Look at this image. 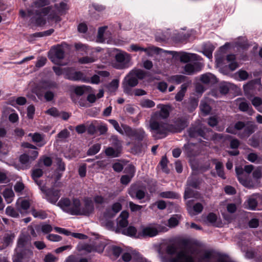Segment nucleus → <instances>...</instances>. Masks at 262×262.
I'll use <instances>...</instances> for the list:
<instances>
[{"label": "nucleus", "mask_w": 262, "mask_h": 262, "mask_svg": "<svg viewBox=\"0 0 262 262\" xmlns=\"http://www.w3.org/2000/svg\"><path fill=\"white\" fill-rule=\"evenodd\" d=\"M166 253L171 256L175 254V257H171L168 260L162 257V262H194L192 253L186 248L179 249L174 245H168L166 248Z\"/></svg>", "instance_id": "f257e3e1"}, {"label": "nucleus", "mask_w": 262, "mask_h": 262, "mask_svg": "<svg viewBox=\"0 0 262 262\" xmlns=\"http://www.w3.org/2000/svg\"><path fill=\"white\" fill-rule=\"evenodd\" d=\"M156 115H151L147 126V128L152 134L161 136V138L165 137L170 130H172V125L158 118Z\"/></svg>", "instance_id": "f03ea898"}, {"label": "nucleus", "mask_w": 262, "mask_h": 262, "mask_svg": "<svg viewBox=\"0 0 262 262\" xmlns=\"http://www.w3.org/2000/svg\"><path fill=\"white\" fill-rule=\"evenodd\" d=\"M49 14L48 18L53 19L57 23L60 21L61 19L56 12L54 11H51L50 7H46L40 9V11H35L34 14L35 16L31 18V23L38 26L44 25L46 23V20L44 16Z\"/></svg>", "instance_id": "7ed1b4c3"}, {"label": "nucleus", "mask_w": 262, "mask_h": 262, "mask_svg": "<svg viewBox=\"0 0 262 262\" xmlns=\"http://www.w3.org/2000/svg\"><path fill=\"white\" fill-rule=\"evenodd\" d=\"M79 205V200L74 199L71 201L69 199L61 198L57 204L63 211L71 215H77V209Z\"/></svg>", "instance_id": "20e7f679"}, {"label": "nucleus", "mask_w": 262, "mask_h": 262, "mask_svg": "<svg viewBox=\"0 0 262 262\" xmlns=\"http://www.w3.org/2000/svg\"><path fill=\"white\" fill-rule=\"evenodd\" d=\"M130 60L129 54L125 52H120L116 54L112 66L117 69H124L129 67Z\"/></svg>", "instance_id": "39448f33"}, {"label": "nucleus", "mask_w": 262, "mask_h": 262, "mask_svg": "<svg viewBox=\"0 0 262 262\" xmlns=\"http://www.w3.org/2000/svg\"><path fill=\"white\" fill-rule=\"evenodd\" d=\"M168 230L166 227L158 226L157 228L153 226H147L142 227L141 231L139 232L137 237L143 238L146 237H154L156 236L159 232H166Z\"/></svg>", "instance_id": "423d86ee"}, {"label": "nucleus", "mask_w": 262, "mask_h": 262, "mask_svg": "<svg viewBox=\"0 0 262 262\" xmlns=\"http://www.w3.org/2000/svg\"><path fill=\"white\" fill-rule=\"evenodd\" d=\"M235 55L231 54L227 56L225 59L222 55H217L215 56V62L218 67L223 68L226 63L228 64V68L232 71L238 67V64L235 61Z\"/></svg>", "instance_id": "0eeeda50"}, {"label": "nucleus", "mask_w": 262, "mask_h": 262, "mask_svg": "<svg viewBox=\"0 0 262 262\" xmlns=\"http://www.w3.org/2000/svg\"><path fill=\"white\" fill-rule=\"evenodd\" d=\"M244 93L248 97L252 96L262 89V84L260 79L252 80L243 86Z\"/></svg>", "instance_id": "6e6552de"}, {"label": "nucleus", "mask_w": 262, "mask_h": 262, "mask_svg": "<svg viewBox=\"0 0 262 262\" xmlns=\"http://www.w3.org/2000/svg\"><path fill=\"white\" fill-rule=\"evenodd\" d=\"M94 207L92 200L89 198H85L84 200V205L81 207L80 201H79V205L77 209V215H90L94 211Z\"/></svg>", "instance_id": "1a4fd4ad"}, {"label": "nucleus", "mask_w": 262, "mask_h": 262, "mask_svg": "<svg viewBox=\"0 0 262 262\" xmlns=\"http://www.w3.org/2000/svg\"><path fill=\"white\" fill-rule=\"evenodd\" d=\"M41 191L45 195V199L50 203L56 204L60 196V191L55 189H46L45 188H41Z\"/></svg>", "instance_id": "9d476101"}, {"label": "nucleus", "mask_w": 262, "mask_h": 262, "mask_svg": "<svg viewBox=\"0 0 262 262\" xmlns=\"http://www.w3.org/2000/svg\"><path fill=\"white\" fill-rule=\"evenodd\" d=\"M138 83V80L130 72L125 77L122 83L124 93L129 94L131 92V88L136 86Z\"/></svg>", "instance_id": "9b49d317"}, {"label": "nucleus", "mask_w": 262, "mask_h": 262, "mask_svg": "<svg viewBox=\"0 0 262 262\" xmlns=\"http://www.w3.org/2000/svg\"><path fill=\"white\" fill-rule=\"evenodd\" d=\"M203 66V63L199 61H193L192 63H187L184 67V70L186 74L192 75L195 72L200 71Z\"/></svg>", "instance_id": "f8f14e48"}, {"label": "nucleus", "mask_w": 262, "mask_h": 262, "mask_svg": "<svg viewBox=\"0 0 262 262\" xmlns=\"http://www.w3.org/2000/svg\"><path fill=\"white\" fill-rule=\"evenodd\" d=\"M122 209V205L119 202L114 203L111 208H107L103 213V216L106 219L114 217Z\"/></svg>", "instance_id": "ddd939ff"}, {"label": "nucleus", "mask_w": 262, "mask_h": 262, "mask_svg": "<svg viewBox=\"0 0 262 262\" xmlns=\"http://www.w3.org/2000/svg\"><path fill=\"white\" fill-rule=\"evenodd\" d=\"M202 58L196 54L182 52L180 55V60L182 62L200 61Z\"/></svg>", "instance_id": "4468645a"}, {"label": "nucleus", "mask_w": 262, "mask_h": 262, "mask_svg": "<svg viewBox=\"0 0 262 262\" xmlns=\"http://www.w3.org/2000/svg\"><path fill=\"white\" fill-rule=\"evenodd\" d=\"M236 104L238 105L239 110L242 112H247L249 115H251L253 114V110L246 100L242 98H238L236 100Z\"/></svg>", "instance_id": "2eb2a0df"}, {"label": "nucleus", "mask_w": 262, "mask_h": 262, "mask_svg": "<svg viewBox=\"0 0 262 262\" xmlns=\"http://www.w3.org/2000/svg\"><path fill=\"white\" fill-rule=\"evenodd\" d=\"M141 51H144L149 56H152L154 53L159 54L161 52L167 53L172 55H174L176 54V52L174 51L163 50L162 49L154 46H149L145 48L142 47Z\"/></svg>", "instance_id": "dca6fc26"}, {"label": "nucleus", "mask_w": 262, "mask_h": 262, "mask_svg": "<svg viewBox=\"0 0 262 262\" xmlns=\"http://www.w3.org/2000/svg\"><path fill=\"white\" fill-rule=\"evenodd\" d=\"M236 173L239 182L244 186L248 188L253 187L252 183L247 179L242 168H236Z\"/></svg>", "instance_id": "f3484780"}, {"label": "nucleus", "mask_w": 262, "mask_h": 262, "mask_svg": "<svg viewBox=\"0 0 262 262\" xmlns=\"http://www.w3.org/2000/svg\"><path fill=\"white\" fill-rule=\"evenodd\" d=\"M49 4L48 0H36L33 3L31 7L28 9L27 12L29 16L34 14L35 11H40L36 10V8H39Z\"/></svg>", "instance_id": "a211bd4d"}, {"label": "nucleus", "mask_w": 262, "mask_h": 262, "mask_svg": "<svg viewBox=\"0 0 262 262\" xmlns=\"http://www.w3.org/2000/svg\"><path fill=\"white\" fill-rule=\"evenodd\" d=\"M205 128H202L200 127L195 126L190 127L188 130L189 136L191 138H198L199 137L205 138Z\"/></svg>", "instance_id": "6ab92c4d"}, {"label": "nucleus", "mask_w": 262, "mask_h": 262, "mask_svg": "<svg viewBox=\"0 0 262 262\" xmlns=\"http://www.w3.org/2000/svg\"><path fill=\"white\" fill-rule=\"evenodd\" d=\"M172 125V130L170 132H180L188 125V122L186 119L184 118H179L175 122L174 125Z\"/></svg>", "instance_id": "aec40b11"}, {"label": "nucleus", "mask_w": 262, "mask_h": 262, "mask_svg": "<svg viewBox=\"0 0 262 262\" xmlns=\"http://www.w3.org/2000/svg\"><path fill=\"white\" fill-rule=\"evenodd\" d=\"M30 206V203L28 200L21 199H18L15 204L16 209L21 214L25 213Z\"/></svg>", "instance_id": "412c9836"}, {"label": "nucleus", "mask_w": 262, "mask_h": 262, "mask_svg": "<svg viewBox=\"0 0 262 262\" xmlns=\"http://www.w3.org/2000/svg\"><path fill=\"white\" fill-rule=\"evenodd\" d=\"M255 125L254 124L247 122L244 128L242 133L239 134L238 136L241 138H247L255 131Z\"/></svg>", "instance_id": "4be33fe9"}, {"label": "nucleus", "mask_w": 262, "mask_h": 262, "mask_svg": "<svg viewBox=\"0 0 262 262\" xmlns=\"http://www.w3.org/2000/svg\"><path fill=\"white\" fill-rule=\"evenodd\" d=\"M28 136L32 138V141L36 143L39 147H41L46 144V142L45 140V135L39 133H35L34 134L30 133Z\"/></svg>", "instance_id": "5701e85b"}, {"label": "nucleus", "mask_w": 262, "mask_h": 262, "mask_svg": "<svg viewBox=\"0 0 262 262\" xmlns=\"http://www.w3.org/2000/svg\"><path fill=\"white\" fill-rule=\"evenodd\" d=\"M158 108L160 109L159 112H156L152 115H156L158 118L166 119L169 115V106L167 105H161L158 106Z\"/></svg>", "instance_id": "b1692460"}, {"label": "nucleus", "mask_w": 262, "mask_h": 262, "mask_svg": "<svg viewBox=\"0 0 262 262\" xmlns=\"http://www.w3.org/2000/svg\"><path fill=\"white\" fill-rule=\"evenodd\" d=\"M19 161L23 169H27L30 167L33 160L29 157L28 154H24L19 157Z\"/></svg>", "instance_id": "393cba45"}, {"label": "nucleus", "mask_w": 262, "mask_h": 262, "mask_svg": "<svg viewBox=\"0 0 262 262\" xmlns=\"http://www.w3.org/2000/svg\"><path fill=\"white\" fill-rule=\"evenodd\" d=\"M128 194L132 198H136L138 200H142L145 196V192L142 189H130L128 191Z\"/></svg>", "instance_id": "a878e982"}, {"label": "nucleus", "mask_w": 262, "mask_h": 262, "mask_svg": "<svg viewBox=\"0 0 262 262\" xmlns=\"http://www.w3.org/2000/svg\"><path fill=\"white\" fill-rule=\"evenodd\" d=\"M128 213L126 211H122L118 218V226L120 227H125L128 225L127 218Z\"/></svg>", "instance_id": "bb28decb"}, {"label": "nucleus", "mask_w": 262, "mask_h": 262, "mask_svg": "<svg viewBox=\"0 0 262 262\" xmlns=\"http://www.w3.org/2000/svg\"><path fill=\"white\" fill-rule=\"evenodd\" d=\"M200 80L204 83H214L216 82L215 76L211 73H206L201 76Z\"/></svg>", "instance_id": "cd10ccee"}, {"label": "nucleus", "mask_w": 262, "mask_h": 262, "mask_svg": "<svg viewBox=\"0 0 262 262\" xmlns=\"http://www.w3.org/2000/svg\"><path fill=\"white\" fill-rule=\"evenodd\" d=\"M28 240V236L24 234H21L17 239L16 250H20L24 248L26 246Z\"/></svg>", "instance_id": "c85d7f7f"}, {"label": "nucleus", "mask_w": 262, "mask_h": 262, "mask_svg": "<svg viewBox=\"0 0 262 262\" xmlns=\"http://www.w3.org/2000/svg\"><path fill=\"white\" fill-rule=\"evenodd\" d=\"M146 136L147 135L143 129L139 128L135 129L133 138H134V139L138 141H143Z\"/></svg>", "instance_id": "c756f323"}, {"label": "nucleus", "mask_w": 262, "mask_h": 262, "mask_svg": "<svg viewBox=\"0 0 262 262\" xmlns=\"http://www.w3.org/2000/svg\"><path fill=\"white\" fill-rule=\"evenodd\" d=\"M65 78L72 81H84L83 74L80 72H75L65 76Z\"/></svg>", "instance_id": "7c9ffc66"}, {"label": "nucleus", "mask_w": 262, "mask_h": 262, "mask_svg": "<svg viewBox=\"0 0 262 262\" xmlns=\"http://www.w3.org/2000/svg\"><path fill=\"white\" fill-rule=\"evenodd\" d=\"M2 194L8 204H9L13 201L14 197V193L11 188H6L2 193Z\"/></svg>", "instance_id": "2f4dec72"}, {"label": "nucleus", "mask_w": 262, "mask_h": 262, "mask_svg": "<svg viewBox=\"0 0 262 262\" xmlns=\"http://www.w3.org/2000/svg\"><path fill=\"white\" fill-rule=\"evenodd\" d=\"M215 47L211 43H207L203 46V53L209 59L212 57V52L214 51Z\"/></svg>", "instance_id": "473e14b6"}, {"label": "nucleus", "mask_w": 262, "mask_h": 262, "mask_svg": "<svg viewBox=\"0 0 262 262\" xmlns=\"http://www.w3.org/2000/svg\"><path fill=\"white\" fill-rule=\"evenodd\" d=\"M212 161H213V163L215 165V168L216 171L217 175L220 177L225 179V173H224V170H223V163H221V162L217 161L216 159H213L212 160Z\"/></svg>", "instance_id": "72a5a7b5"}, {"label": "nucleus", "mask_w": 262, "mask_h": 262, "mask_svg": "<svg viewBox=\"0 0 262 262\" xmlns=\"http://www.w3.org/2000/svg\"><path fill=\"white\" fill-rule=\"evenodd\" d=\"M15 235L14 233H6L3 237V245L4 248L10 246L12 244Z\"/></svg>", "instance_id": "f704fd0d"}, {"label": "nucleus", "mask_w": 262, "mask_h": 262, "mask_svg": "<svg viewBox=\"0 0 262 262\" xmlns=\"http://www.w3.org/2000/svg\"><path fill=\"white\" fill-rule=\"evenodd\" d=\"M187 183L188 186L196 188L200 185V181L195 175H192L188 178Z\"/></svg>", "instance_id": "c9c22d12"}, {"label": "nucleus", "mask_w": 262, "mask_h": 262, "mask_svg": "<svg viewBox=\"0 0 262 262\" xmlns=\"http://www.w3.org/2000/svg\"><path fill=\"white\" fill-rule=\"evenodd\" d=\"M40 87L44 90L57 88V83L53 81H45L41 83Z\"/></svg>", "instance_id": "e433bc0d"}, {"label": "nucleus", "mask_w": 262, "mask_h": 262, "mask_svg": "<svg viewBox=\"0 0 262 262\" xmlns=\"http://www.w3.org/2000/svg\"><path fill=\"white\" fill-rule=\"evenodd\" d=\"M121 127L122 133H120L121 134L125 135L129 138L133 137L135 129H133L130 126L125 124H122Z\"/></svg>", "instance_id": "4c0bfd02"}, {"label": "nucleus", "mask_w": 262, "mask_h": 262, "mask_svg": "<svg viewBox=\"0 0 262 262\" xmlns=\"http://www.w3.org/2000/svg\"><path fill=\"white\" fill-rule=\"evenodd\" d=\"M200 194L196 191H193L189 187L186 188L184 198L185 199L194 198H199Z\"/></svg>", "instance_id": "58836bf2"}, {"label": "nucleus", "mask_w": 262, "mask_h": 262, "mask_svg": "<svg viewBox=\"0 0 262 262\" xmlns=\"http://www.w3.org/2000/svg\"><path fill=\"white\" fill-rule=\"evenodd\" d=\"M120 151L121 150L119 148H116V149H114L111 147H107L105 150V152L107 156H112L113 157H118Z\"/></svg>", "instance_id": "ea45409f"}, {"label": "nucleus", "mask_w": 262, "mask_h": 262, "mask_svg": "<svg viewBox=\"0 0 262 262\" xmlns=\"http://www.w3.org/2000/svg\"><path fill=\"white\" fill-rule=\"evenodd\" d=\"M252 105L260 113H262V100L258 97H255L251 100Z\"/></svg>", "instance_id": "a19ab883"}, {"label": "nucleus", "mask_w": 262, "mask_h": 262, "mask_svg": "<svg viewBox=\"0 0 262 262\" xmlns=\"http://www.w3.org/2000/svg\"><path fill=\"white\" fill-rule=\"evenodd\" d=\"M131 170L132 171L130 172L129 175H124L121 177V182L122 184L124 185H127L130 182L132 178L133 177L134 175L135 168L134 166L132 167Z\"/></svg>", "instance_id": "79ce46f5"}, {"label": "nucleus", "mask_w": 262, "mask_h": 262, "mask_svg": "<svg viewBox=\"0 0 262 262\" xmlns=\"http://www.w3.org/2000/svg\"><path fill=\"white\" fill-rule=\"evenodd\" d=\"M52 51L54 52L55 56L59 59H63L64 56V52L63 49L60 47L58 46L56 47H54L52 49Z\"/></svg>", "instance_id": "37998d69"}, {"label": "nucleus", "mask_w": 262, "mask_h": 262, "mask_svg": "<svg viewBox=\"0 0 262 262\" xmlns=\"http://www.w3.org/2000/svg\"><path fill=\"white\" fill-rule=\"evenodd\" d=\"M18 211L16 209H14L12 207L8 206L5 210L6 214L11 217L16 218L19 217Z\"/></svg>", "instance_id": "c03bdc74"}, {"label": "nucleus", "mask_w": 262, "mask_h": 262, "mask_svg": "<svg viewBox=\"0 0 262 262\" xmlns=\"http://www.w3.org/2000/svg\"><path fill=\"white\" fill-rule=\"evenodd\" d=\"M245 205L248 209L254 210L257 205V202L255 198L252 196L249 198L247 201L245 202Z\"/></svg>", "instance_id": "a18cd8bd"}, {"label": "nucleus", "mask_w": 262, "mask_h": 262, "mask_svg": "<svg viewBox=\"0 0 262 262\" xmlns=\"http://www.w3.org/2000/svg\"><path fill=\"white\" fill-rule=\"evenodd\" d=\"M186 90L187 86L185 84H182L181 85V90L175 96V99L177 101H181L183 100Z\"/></svg>", "instance_id": "49530a36"}, {"label": "nucleus", "mask_w": 262, "mask_h": 262, "mask_svg": "<svg viewBox=\"0 0 262 262\" xmlns=\"http://www.w3.org/2000/svg\"><path fill=\"white\" fill-rule=\"evenodd\" d=\"M31 213L33 216L35 218H38L41 220L45 219L47 217V214L45 211L42 210H36L35 209H32Z\"/></svg>", "instance_id": "de8ad7c7"}, {"label": "nucleus", "mask_w": 262, "mask_h": 262, "mask_svg": "<svg viewBox=\"0 0 262 262\" xmlns=\"http://www.w3.org/2000/svg\"><path fill=\"white\" fill-rule=\"evenodd\" d=\"M122 233L130 236H135L137 237V230L135 227L133 226H129L127 229H123L122 231Z\"/></svg>", "instance_id": "09e8293b"}, {"label": "nucleus", "mask_w": 262, "mask_h": 262, "mask_svg": "<svg viewBox=\"0 0 262 262\" xmlns=\"http://www.w3.org/2000/svg\"><path fill=\"white\" fill-rule=\"evenodd\" d=\"M130 72L138 80V79H143L146 75L145 72L143 70L140 69H134L132 70Z\"/></svg>", "instance_id": "8fccbe9b"}, {"label": "nucleus", "mask_w": 262, "mask_h": 262, "mask_svg": "<svg viewBox=\"0 0 262 262\" xmlns=\"http://www.w3.org/2000/svg\"><path fill=\"white\" fill-rule=\"evenodd\" d=\"M159 196L163 198L169 199H175L179 196L177 193L170 191L162 192L159 194Z\"/></svg>", "instance_id": "3c124183"}, {"label": "nucleus", "mask_w": 262, "mask_h": 262, "mask_svg": "<svg viewBox=\"0 0 262 262\" xmlns=\"http://www.w3.org/2000/svg\"><path fill=\"white\" fill-rule=\"evenodd\" d=\"M140 105L144 108H151L155 105V102L148 99H143L140 101Z\"/></svg>", "instance_id": "603ef678"}, {"label": "nucleus", "mask_w": 262, "mask_h": 262, "mask_svg": "<svg viewBox=\"0 0 262 262\" xmlns=\"http://www.w3.org/2000/svg\"><path fill=\"white\" fill-rule=\"evenodd\" d=\"M89 86L85 85L77 86L74 88V91L77 95L81 96L89 90Z\"/></svg>", "instance_id": "864d4df0"}, {"label": "nucleus", "mask_w": 262, "mask_h": 262, "mask_svg": "<svg viewBox=\"0 0 262 262\" xmlns=\"http://www.w3.org/2000/svg\"><path fill=\"white\" fill-rule=\"evenodd\" d=\"M118 85L119 80L114 79L107 85V88L110 92H115L118 89Z\"/></svg>", "instance_id": "5fc2aeb1"}, {"label": "nucleus", "mask_w": 262, "mask_h": 262, "mask_svg": "<svg viewBox=\"0 0 262 262\" xmlns=\"http://www.w3.org/2000/svg\"><path fill=\"white\" fill-rule=\"evenodd\" d=\"M101 145L99 144L93 145L88 151V155L92 156L98 153L100 149Z\"/></svg>", "instance_id": "6e6d98bb"}, {"label": "nucleus", "mask_w": 262, "mask_h": 262, "mask_svg": "<svg viewBox=\"0 0 262 262\" xmlns=\"http://www.w3.org/2000/svg\"><path fill=\"white\" fill-rule=\"evenodd\" d=\"M96 60V58L94 57L85 56L80 58L78 59V61L81 64H86L94 62Z\"/></svg>", "instance_id": "4d7b16f0"}, {"label": "nucleus", "mask_w": 262, "mask_h": 262, "mask_svg": "<svg viewBox=\"0 0 262 262\" xmlns=\"http://www.w3.org/2000/svg\"><path fill=\"white\" fill-rule=\"evenodd\" d=\"M200 107L201 111L205 115H208L211 111L210 106L204 101H201Z\"/></svg>", "instance_id": "13d9d810"}, {"label": "nucleus", "mask_w": 262, "mask_h": 262, "mask_svg": "<svg viewBox=\"0 0 262 262\" xmlns=\"http://www.w3.org/2000/svg\"><path fill=\"white\" fill-rule=\"evenodd\" d=\"M54 31L53 29H50L48 30L42 32H37L34 33L32 35L35 37H40L43 36H49L52 34Z\"/></svg>", "instance_id": "bf43d9fd"}, {"label": "nucleus", "mask_w": 262, "mask_h": 262, "mask_svg": "<svg viewBox=\"0 0 262 262\" xmlns=\"http://www.w3.org/2000/svg\"><path fill=\"white\" fill-rule=\"evenodd\" d=\"M212 254L209 251H206L199 258V262H208L211 257Z\"/></svg>", "instance_id": "052dcab7"}, {"label": "nucleus", "mask_w": 262, "mask_h": 262, "mask_svg": "<svg viewBox=\"0 0 262 262\" xmlns=\"http://www.w3.org/2000/svg\"><path fill=\"white\" fill-rule=\"evenodd\" d=\"M103 217L105 219H102L101 220V224L108 229H112L114 227V223L112 221L108 220V219H106L104 216Z\"/></svg>", "instance_id": "680f3d73"}, {"label": "nucleus", "mask_w": 262, "mask_h": 262, "mask_svg": "<svg viewBox=\"0 0 262 262\" xmlns=\"http://www.w3.org/2000/svg\"><path fill=\"white\" fill-rule=\"evenodd\" d=\"M253 178L255 179H260L262 177V168L260 166L257 167L253 172Z\"/></svg>", "instance_id": "e2e57ef3"}, {"label": "nucleus", "mask_w": 262, "mask_h": 262, "mask_svg": "<svg viewBox=\"0 0 262 262\" xmlns=\"http://www.w3.org/2000/svg\"><path fill=\"white\" fill-rule=\"evenodd\" d=\"M55 7L58 12L60 14L63 13L68 9L67 4L63 2L60 3L59 5L56 4Z\"/></svg>", "instance_id": "0e129e2a"}, {"label": "nucleus", "mask_w": 262, "mask_h": 262, "mask_svg": "<svg viewBox=\"0 0 262 262\" xmlns=\"http://www.w3.org/2000/svg\"><path fill=\"white\" fill-rule=\"evenodd\" d=\"M168 224L170 228L174 227L179 224L178 219L176 216H172L168 220Z\"/></svg>", "instance_id": "69168bd1"}, {"label": "nucleus", "mask_w": 262, "mask_h": 262, "mask_svg": "<svg viewBox=\"0 0 262 262\" xmlns=\"http://www.w3.org/2000/svg\"><path fill=\"white\" fill-rule=\"evenodd\" d=\"M111 140L112 144L116 146V148H119L121 150V142L118 139L117 136H112Z\"/></svg>", "instance_id": "338daca9"}, {"label": "nucleus", "mask_w": 262, "mask_h": 262, "mask_svg": "<svg viewBox=\"0 0 262 262\" xmlns=\"http://www.w3.org/2000/svg\"><path fill=\"white\" fill-rule=\"evenodd\" d=\"M56 162L57 165V169L62 172L65 170V164L60 158H56Z\"/></svg>", "instance_id": "774afa93"}]
</instances>
